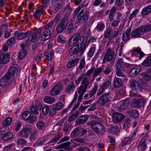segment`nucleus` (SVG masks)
Masks as SVG:
<instances>
[{
    "label": "nucleus",
    "mask_w": 151,
    "mask_h": 151,
    "mask_svg": "<svg viewBox=\"0 0 151 151\" xmlns=\"http://www.w3.org/2000/svg\"><path fill=\"white\" fill-rule=\"evenodd\" d=\"M64 107V105L62 103L58 101L55 104L52 105V109L50 111L51 115H53L56 114V111L60 110Z\"/></svg>",
    "instance_id": "nucleus-6"
},
{
    "label": "nucleus",
    "mask_w": 151,
    "mask_h": 151,
    "mask_svg": "<svg viewBox=\"0 0 151 151\" xmlns=\"http://www.w3.org/2000/svg\"><path fill=\"white\" fill-rule=\"evenodd\" d=\"M70 54V55H73L75 54H78L80 53L79 46L74 45L70 49L69 51Z\"/></svg>",
    "instance_id": "nucleus-19"
},
{
    "label": "nucleus",
    "mask_w": 151,
    "mask_h": 151,
    "mask_svg": "<svg viewBox=\"0 0 151 151\" xmlns=\"http://www.w3.org/2000/svg\"><path fill=\"white\" fill-rule=\"evenodd\" d=\"M141 68L139 66H137L132 68L129 71V74L132 77L136 76L139 72Z\"/></svg>",
    "instance_id": "nucleus-11"
},
{
    "label": "nucleus",
    "mask_w": 151,
    "mask_h": 151,
    "mask_svg": "<svg viewBox=\"0 0 151 151\" xmlns=\"http://www.w3.org/2000/svg\"><path fill=\"white\" fill-rule=\"evenodd\" d=\"M44 124L42 121H40L38 122L37 124V127L39 129H41L44 127Z\"/></svg>",
    "instance_id": "nucleus-63"
},
{
    "label": "nucleus",
    "mask_w": 151,
    "mask_h": 151,
    "mask_svg": "<svg viewBox=\"0 0 151 151\" xmlns=\"http://www.w3.org/2000/svg\"><path fill=\"white\" fill-rule=\"evenodd\" d=\"M75 87V86L73 82H71L66 88V91L68 93H70L73 91Z\"/></svg>",
    "instance_id": "nucleus-35"
},
{
    "label": "nucleus",
    "mask_w": 151,
    "mask_h": 151,
    "mask_svg": "<svg viewBox=\"0 0 151 151\" xmlns=\"http://www.w3.org/2000/svg\"><path fill=\"white\" fill-rule=\"evenodd\" d=\"M144 101L142 98L137 99L135 98L134 99L132 100L131 105L133 107L137 108Z\"/></svg>",
    "instance_id": "nucleus-14"
},
{
    "label": "nucleus",
    "mask_w": 151,
    "mask_h": 151,
    "mask_svg": "<svg viewBox=\"0 0 151 151\" xmlns=\"http://www.w3.org/2000/svg\"><path fill=\"white\" fill-rule=\"evenodd\" d=\"M139 12L138 9H137L134 11L130 15L129 18L131 20Z\"/></svg>",
    "instance_id": "nucleus-62"
},
{
    "label": "nucleus",
    "mask_w": 151,
    "mask_h": 151,
    "mask_svg": "<svg viewBox=\"0 0 151 151\" xmlns=\"http://www.w3.org/2000/svg\"><path fill=\"white\" fill-rule=\"evenodd\" d=\"M151 11V5L143 8L141 12V14L143 16L147 15Z\"/></svg>",
    "instance_id": "nucleus-27"
},
{
    "label": "nucleus",
    "mask_w": 151,
    "mask_h": 151,
    "mask_svg": "<svg viewBox=\"0 0 151 151\" xmlns=\"http://www.w3.org/2000/svg\"><path fill=\"white\" fill-rule=\"evenodd\" d=\"M130 86L133 90L137 91L141 88V86L139 83L136 80L132 81L130 83Z\"/></svg>",
    "instance_id": "nucleus-18"
},
{
    "label": "nucleus",
    "mask_w": 151,
    "mask_h": 151,
    "mask_svg": "<svg viewBox=\"0 0 151 151\" xmlns=\"http://www.w3.org/2000/svg\"><path fill=\"white\" fill-rule=\"evenodd\" d=\"M66 21L67 19H66L63 18L62 19L56 28V30L57 33H60L63 31L67 25Z\"/></svg>",
    "instance_id": "nucleus-8"
},
{
    "label": "nucleus",
    "mask_w": 151,
    "mask_h": 151,
    "mask_svg": "<svg viewBox=\"0 0 151 151\" xmlns=\"http://www.w3.org/2000/svg\"><path fill=\"white\" fill-rule=\"evenodd\" d=\"M57 41L60 43H64L66 41V40L63 35H60L58 37Z\"/></svg>",
    "instance_id": "nucleus-49"
},
{
    "label": "nucleus",
    "mask_w": 151,
    "mask_h": 151,
    "mask_svg": "<svg viewBox=\"0 0 151 151\" xmlns=\"http://www.w3.org/2000/svg\"><path fill=\"white\" fill-rule=\"evenodd\" d=\"M44 38H42L43 40H46L48 39L50 37L51 33L50 31L48 29H46L45 31L43 33Z\"/></svg>",
    "instance_id": "nucleus-31"
},
{
    "label": "nucleus",
    "mask_w": 151,
    "mask_h": 151,
    "mask_svg": "<svg viewBox=\"0 0 151 151\" xmlns=\"http://www.w3.org/2000/svg\"><path fill=\"white\" fill-rule=\"evenodd\" d=\"M30 113H31L29 111H25L22 115V118L25 120H28V119L29 117V115Z\"/></svg>",
    "instance_id": "nucleus-51"
},
{
    "label": "nucleus",
    "mask_w": 151,
    "mask_h": 151,
    "mask_svg": "<svg viewBox=\"0 0 151 151\" xmlns=\"http://www.w3.org/2000/svg\"><path fill=\"white\" fill-rule=\"evenodd\" d=\"M43 9V7L41 6L40 8L35 11L33 14V16L35 18L37 17L40 16L42 14Z\"/></svg>",
    "instance_id": "nucleus-34"
},
{
    "label": "nucleus",
    "mask_w": 151,
    "mask_h": 151,
    "mask_svg": "<svg viewBox=\"0 0 151 151\" xmlns=\"http://www.w3.org/2000/svg\"><path fill=\"white\" fill-rule=\"evenodd\" d=\"M141 75L143 79L146 80L151 79V71L150 70L143 72Z\"/></svg>",
    "instance_id": "nucleus-21"
},
{
    "label": "nucleus",
    "mask_w": 151,
    "mask_h": 151,
    "mask_svg": "<svg viewBox=\"0 0 151 151\" xmlns=\"http://www.w3.org/2000/svg\"><path fill=\"white\" fill-rule=\"evenodd\" d=\"M84 39L83 36H80L79 34L76 33L71 38L72 40V42L70 44L71 46H79L83 42Z\"/></svg>",
    "instance_id": "nucleus-3"
},
{
    "label": "nucleus",
    "mask_w": 151,
    "mask_h": 151,
    "mask_svg": "<svg viewBox=\"0 0 151 151\" xmlns=\"http://www.w3.org/2000/svg\"><path fill=\"white\" fill-rule=\"evenodd\" d=\"M28 119V121L30 123H33L37 119V117L34 116V115L31 113L29 115V117Z\"/></svg>",
    "instance_id": "nucleus-48"
},
{
    "label": "nucleus",
    "mask_w": 151,
    "mask_h": 151,
    "mask_svg": "<svg viewBox=\"0 0 151 151\" xmlns=\"http://www.w3.org/2000/svg\"><path fill=\"white\" fill-rule=\"evenodd\" d=\"M26 141L24 139H20L19 140L18 142V145L22 147L26 145Z\"/></svg>",
    "instance_id": "nucleus-58"
},
{
    "label": "nucleus",
    "mask_w": 151,
    "mask_h": 151,
    "mask_svg": "<svg viewBox=\"0 0 151 151\" xmlns=\"http://www.w3.org/2000/svg\"><path fill=\"white\" fill-rule=\"evenodd\" d=\"M43 101L48 104H52L55 101V99L53 97L47 96L44 98Z\"/></svg>",
    "instance_id": "nucleus-32"
},
{
    "label": "nucleus",
    "mask_w": 151,
    "mask_h": 151,
    "mask_svg": "<svg viewBox=\"0 0 151 151\" xmlns=\"http://www.w3.org/2000/svg\"><path fill=\"white\" fill-rule=\"evenodd\" d=\"M111 32V31L110 29H106L104 33V37L105 38H108L109 37Z\"/></svg>",
    "instance_id": "nucleus-59"
},
{
    "label": "nucleus",
    "mask_w": 151,
    "mask_h": 151,
    "mask_svg": "<svg viewBox=\"0 0 151 151\" xmlns=\"http://www.w3.org/2000/svg\"><path fill=\"white\" fill-rule=\"evenodd\" d=\"M28 35V32L24 33H20L18 31L15 32L14 36L19 40H22L27 37Z\"/></svg>",
    "instance_id": "nucleus-15"
},
{
    "label": "nucleus",
    "mask_w": 151,
    "mask_h": 151,
    "mask_svg": "<svg viewBox=\"0 0 151 151\" xmlns=\"http://www.w3.org/2000/svg\"><path fill=\"white\" fill-rule=\"evenodd\" d=\"M15 130L18 131L19 130L21 127L22 125L19 122H17L15 123Z\"/></svg>",
    "instance_id": "nucleus-61"
},
{
    "label": "nucleus",
    "mask_w": 151,
    "mask_h": 151,
    "mask_svg": "<svg viewBox=\"0 0 151 151\" xmlns=\"http://www.w3.org/2000/svg\"><path fill=\"white\" fill-rule=\"evenodd\" d=\"M116 73L118 76L121 77L124 76L121 70L119 68H116Z\"/></svg>",
    "instance_id": "nucleus-54"
},
{
    "label": "nucleus",
    "mask_w": 151,
    "mask_h": 151,
    "mask_svg": "<svg viewBox=\"0 0 151 151\" xmlns=\"http://www.w3.org/2000/svg\"><path fill=\"white\" fill-rule=\"evenodd\" d=\"M146 142L140 141L138 144V148L142 151H144L147 147Z\"/></svg>",
    "instance_id": "nucleus-40"
},
{
    "label": "nucleus",
    "mask_w": 151,
    "mask_h": 151,
    "mask_svg": "<svg viewBox=\"0 0 151 151\" xmlns=\"http://www.w3.org/2000/svg\"><path fill=\"white\" fill-rule=\"evenodd\" d=\"M10 81V79L8 78L7 77L5 76L0 80V86H4L6 85L8 81Z\"/></svg>",
    "instance_id": "nucleus-29"
},
{
    "label": "nucleus",
    "mask_w": 151,
    "mask_h": 151,
    "mask_svg": "<svg viewBox=\"0 0 151 151\" xmlns=\"http://www.w3.org/2000/svg\"><path fill=\"white\" fill-rule=\"evenodd\" d=\"M85 63V59L83 58L81 59L80 62L78 66V68L79 69L81 70L84 67Z\"/></svg>",
    "instance_id": "nucleus-52"
},
{
    "label": "nucleus",
    "mask_w": 151,
    "mask_h": 151,
    "mask_svg": "<svg viewBox=\"0 0 151 151\" xmlns=\"http://www.w3.org/2000/svg\"><path fill=\"white\" fill-rule=\"evenodd\" d=\"M119 129L118 127L116 126L115 127H111L109 130V132L113 134H116L119 132Z\"/></svg>",
    "instance_id": "nucleus-38"
},
{
    "label": "nucleus",
    "mask_w": 151,
    "mask_h": 151,
    "mask_svg": "<svg viewBox=\"0 0 151 151\" xmlns=\"http://www.w3.org/2000/svg\"><path fill=\"white\" fill-rule=\"evenodd\" d=\"M62 90L61 86L57 84L53 86L50 91V95L52 96H55L58 95Z\"/></svg>",
    "instance_id": "nucleus-7"
},
{
    "label": "nucleus",
    "mask_w": 151,
    "mask_h": 151,
    "mask_svg": "<svg viewBox=\"0 0 151 151\" xmlns=\"http://www.w3.org/2000/svg\"><path fill=\"white\" fill-rule=\"evenodd\" d=\"M10 58V55L7 53L0 55V63H6L9 61Z\"/></svg>",
    "instance_id": "nucleus-13"
},
{
    "label": "nucleus",
    "mask_w": 151,
    "mask_h": 151,
    "mask_svg": "<svg viewBox=\"0 0 151 151\" xmlns=\"http://www.w3.org/2000/svg\"><path fill=\"white\" fill-rule=\"evenodd\" d=\"M122 84L121 79L115 77L114 79V86L116 88L122 86Z\"/></svg>",
    "instance_id": "nucleus-24"
},
{
    "label": "nucleus",
    "mask_w": 151,
    "mask_h": 151,
    "mask_svg": "<svg viewBox=\"0 0 151 151\" xmlns=\"http://www.w3.org/2000/svg\"><path fill=\"white\" fill-rule=\"evenodd\" d=\"M88 19V17L87 14H84L81 17H78V22L81 24H83L85 23Z\"/></svg>",
    "instance_id": "nucleus-28"
},
{
    "label": "nucleus",
    "mask_w": 151,
    "mask_h": 151,
    "mask_svg": "<svg viewBox=\"0 0 151 151\" xmlns=\"http://www.w3.org/2000/svg\"><path fill=\"white\" fill-rule=\"evenodd\" d=\"M86 43L85 42L83 43L79 49L80 54H82L83 53L86 49Z\"/></svg>",
    "instance_id": "nucleus-56"
},
{
    "label": "nucleus",
    "mask_w": 151,
    "mask_h": 151,
    "mask_svg": "<svg viewBox=\"0 0 151 151\" xmlns=\"http://www.w3.org/2000/svg\"><path fill=\"white\" fill-rule=\"evenodd\" d=\"M131 123V120L129 119H127L125 120V122L123 125V128L129 127L128 126Z\"/></svg>",
    "instance_id": "nucleus-57"
},
{
    "label": "nucleus",
    "mask_w": 151,
    "mask_h": 151,
    "mask_svg": "<svg viewBox=\"0 0 151 151\" xmlns=\"http://www.w3.org/2000/svg\"><path fill=\"white\" fill-rule=\"evenodd\" d=\"M12 121V119L9 117L5 119L3 122V125L4 126H7L11 124Z\"/></svg>",
    "instance_id": "nucleus-39"
},
{
    "label": "nucleus",
    "mask_w": 151,
    "mask_h": 151,
    "mask_svg": "<svg viewBox=\"0 0 151 151\" xmlns=\"http://www.w3.org/2000/svg\"><path fill=\"white\" fill-rule=\"evenodd\" d=\"M133 55L137 56L140 59L144 56L143 53L139 49H136L133 52Z\"/></svg>",
    "instance_id": "nucleus-26"
},
{
    "label": "nucleus",
    "mask_w": 151,
    "mask_h": 151,
    "mask_svg": "<svg viewBox=\"0 0 151 151\" xmlns=\"http://www.w3.org/2000/svg\"><path fill=\"white\" fill-rule=\"evenodd\" d=\"M97 102L102 106L109 104L110 103V94L108 93H104L98 99Z\"/></svg>",
    "instance_id": "nucleus-4"
},
{
    "label": "nucleus",
    "mask_w": 151,
    "mask_h": 151,
    "mask_svg": "<svg viewBox=\"0 0 151 151\" xmlns=\"http://www.w3.org/2000/svg\"><path fill=\"white\" fill-rule=\"evenodd\" d=\"M17 69L14 67H12L9 68L8 73L6 74V77H7L9 78L10 79L11 81L12 80L13 78V76L16 73Z\"/></svg>",
    "instance_id": "nucleus-10"
},
{
    "label": "nucleus",
    "mask_w": 151,
    "mask_h": 151,
    "mask_svg": "<svg viewBox=\"0 0 151 151\" xmlns=\"http://www.w3.org/2000/svg\"><path fill=\"white\" fill-rule=\"evenodd\" d=\"M8 131H6V133L2 135L1 137L2 139L4 141H7L10 139L12 137V135L11 133L9 132V130Z\"/></svg>",
    "instance_id": "nucleus-22"
},
{
    "label": "nucleus",
    "mask_w": 151,
    "mask_h": 151,
    "mask_svg": "<svg viewBox=\"0 0 151 151\" xmlns=\"http://www.w3.org/2000/svg\"><path fill=\"white\" fill-rule=\"evenodd\" d=\"M78 58H75L68 62L67 64V66L68 68H70L75 65L78 63Z\"/></svg>",
    "instance_id": "nucleus-36"
},
{
    "label": "nucleus",
    "mask_w": 151,
    "mask_h": 151,
    "mask_svg": "<svg viewBox=\"0 0 151 151\" xmlns=\"http://www.w3.org/2000/svg\"><path fill=\"white\" fill-rule=\"evenodd\" d=\"M30 110L34 114H35L37 115L38 114V112L34 106H32L30 107Z\"/></svg>",
    "instance_id": "nucleus-64"
},
{
    "label": "nucleus",
    "mask_w": 151,
    "mask_h": 151,
    "mask_svg": "<svg viewBox=\"0 0 151 151\" xmlns=\"http://www.w3.org/2000/svg\"><path fill=\"white\" fill-rule=\"evenodd\" d=\"M26 51L25 50H21L18 53L19 58L20 59H23L26 55Z\"/></svg>",
    "instance_id": "nucleus-50"
},
{
    "label": "nucleus",
    "mask_w": 151,
    "mask_h": 151,
    "mask_svg": "<svg viewBox=\"0 0 151 151\" xmlns=\"http://www.w3.org/2000/svg\"><path fill=\"white\" fill-rule=\"evenodd\" d=\"M114 55V52L113 49L109 48L103 59L102 63H105L107 61H110L113 58Z\"/></svg>",
    "instance_id": "nucleus-5"
},
{
    "label": "nucleus",
    "mask_w": 151,
    "mask_h": 151,
    "mask_svg": "<svg viewBox=\"0 0 151 151\" xmlns=\"http://www.w3.org/2000/svg\"><path fill=\"white\" fill-rule=\"evenodd\" d=\"M143 34V32L140 27L132 31L131 34V37L132 38L138 37Z\"/></svg>",
    "instance_id": "nucleus-9"
},
{
    "label": "nucleus",
    "mask_w": 151,
    "mask_h": 151,
    "mask_svg": "<svg viewBox=\"0 0 151 151\" xmlns=\"http://www.w3.org/2000/svg\"><path fill=\"white\" fill-rule=\"evenodd\" d=\"M104 24L103 23H100L98 24L96 28L98 30L100 31L102 30L104 28Z\"/></svg>",
    "instance_id": "nucleus-60"
},
{
    "label": "nucleus",
    "mask_w": 151,
    "mask_h": 151,
    "mask_svg": "<svg viewBox=\"0 0 151 151\" xmlns=\"http://www.w3.org/2000/svg\"><path fill=\"white\" fill-rule=\"evenodd\" d=\"M95 50V47H91L88 51V56L89 57H91L93 54V52Z\"/></svg>",
    "instance_id": "nucleus-55"
},
{
    "label": "nucleus",
    "mask_w": 151,
    "mask_h": 151,
    "mask_svg": "<svg viewBox=\"0 0 151 151\" xmlns=\"http://www.w3.org/2000/svg\"><path fill=\"white\" fill-rule=\"evenodd\" d=\"M37 132L35 131H32L30 136V139L31 141H33L37 137Z\"/></svg>",
    "instance_id": "nucleus-47"
},
{
    "label": "nucleus",
    "mask_w": 151,
    "mask_h": 151,
    "mask_svg": "<svg viewBox=\"0 0 151 151\" xmlns=\"http://www.w3.org/2000/svg\"><path fill=\"white\" fill-rule=\"evenodd\" d=\"M142 64L145 67L151 66V55L146 58L142 62Z\"/></svg>",
    "instance_id": "nucleus-23"
},
{
    "label": "nucleus",
    "mask_w": 151,
    "mask_h": 151,
    "mask_svg": "<svg viewBox=\"0 0 151 151\" xmlns=\"http://www.w3.org/2000/svg\"><path fill=\"white\" fill-rule=\"evenodd\" d=\"M41 29L40 28L37 32H34L32 35L30 39V40L31 42H34L38 40L41 36L40 32H41Z\"/></svg>",
    "instance_id": "nucleus-16"
},
{
    "label": "nucleus",
    "mask_w": 151,
    "mask_h": 151,
    "mask_svg": "<svg viewBox=\"0 0 151 151\" xmlns=\"http://www.w3.org/2000/svg\"><path fill=\"white\" fill-rule=\"evenodd\" d=\"M103 70V69L101 67L96 68L94 71L93 76L96 77Z\"/></svg>",
    "instance_id": "nucleus-41"
},
{
    "label": "nucleus",
    "mask_w": 151,
    "mask_h": 151,
    "mask_svg": "<svg viewBox=\"0 0 151 151\" xmlns=\"http://www.w3.org/2000/svg\"><path fill=\"white\" fill-rule=\"evenodd\" d=\"M131 30V29L129 28L123 34V40L125 42L127 41L130 39L129 35Z\"/></svg>",
    "instance_id": "nucleus-20"
},
{
    "label": "nucleus",
    "mask_w": 151,
    "mask_h": 151,
    "mask_svg": "<svg viewBox=\"0 0 151 151\" xmlns=\"http://www.w3.org/2000/svg\"><path fill=\"white\" fill-rule=\"evenodd\" d=\"M116 65V68H120L121 69H124L127 66L126 63L123 62L122 60H119L117 61Z\"/></svg>",
    "instance_id": "nucleus-30"
},
{
    "label": "nucleus",
    "mask_w": 151,
    "mask_h": 151,
    "mask_svg": "<svg viewBox=\"0 0 151 151\" xmlns=\"http://www.w3.org/2000/svg\"><path fill=\"white\" fill-rule=\"evenodd\" d=\"M116 11V9L115 7H113L111 9L109 15V17L110 21L112 20L114 16V14Z\"/></svg>",
    "instance_id": "nucleus-44"
},
{
    "label": "nucleus",
    "mask_w": 151,
    "mask_h": 151,
    "mask_svg": "<svg viewBox=\"0 0 151 151\" xmlns=\"http://www.w3.org/2000/svg\"><path fill=\"white\" fill-rule=\"evenodd\" d=\"M88 118L87 116H80L76 120L77 123L79 124H82L84 123L87 120Z\"/></svg>",
    "instance_id": "nucleus-33"
},
{
    "label": "nucleus",
    "mask_w": 151,
    "mask_h": 151,
    "mask_svg": "<svg viewBox=\"0 0 151 151\" xmlns=\"http://www.w3.org/2000/svg\"><path fill=\"white\" fill-rule=\"evenodd\" d=\"M54 52L52 51H48L45 52V55L47 57L49 61H51L52 60V56L53 55Z\"/></svg>",
    "instance_id": "nucleus-43"
},
{
    "label": "nucleus",
    "mask_w": 151,
    "mask_h": 151,
    "mask_svg": "<svg viewBox=\"0 0 151 151\" xmlns=\"http://www.w3.org/2000/svg\"><path fill=\"white\" fill-rule=\"evenodd\" d=\"M111 85V82L109 81H107L104 82L102 86L105 89L110 86Z\"/></svg>",
    "instance_id": "nucleus-53"
},
{
    "label": "nucleus",
    "mask_w": 151,
    "mask_h": 151,
    "mask_svg": "<svg viewBox=\"0 0 151 151\" xmlns=\"http://www.w3.org/2000/svg\"><path fill=\"white\" fill-rule=\"evenodd\" d=\"M122 15L120 13L118 14L116 18L117 20H114L111 23V26L114 27H116L118 25L122 19Z\"/></svg>",
    "instance_id": "nucleus-17"
},
{
    "label": "nucleus",
    "mask_w": 151,
    "mask_h": 151,
    "mask_svg": "<svg viewBox=\"0 0 151 151\" xmlns=\"http://www.w3.org/2000/svg\"><path fill=\"white\" fill-rule=\"evenodd\" d=\"M129 101L128 100H125L122 103L120 108V110L122 111L124 109L127 107L129 104Z\"/></svg>",
    "instance_id": "nucleus-46"
},
{
    "label": "nucleus",
    "mask_w": 151,
    "mask_h": 151,
    "mask_svg": "<svg viewBox=\"0 0 151 151\" xmlns=\"http://www.w3.org/2000/svg\"><path fill=\"white\" fill-rule=\"evenodd\" d=\"M88 124L91 125L93 130L97 134L104 133V126L99 122L91 121L88 122Z\"/></svg>",
    "instance_id": "nucleus-1"
},
{
    "label": "nucleus",
    "mask_w": 151,
    "mask_h": 151,
    "mask_svg": "<svg viewBox=\"0 0 151 151\" xmlns=\"http://www.w3.org/2000/svg\"><path fill=\"white\" fill-rule=\"evenodd\" d=\"M81 129H74L72 132L71 134V136L73 137H76L77 136L80 137L81 134H79V131H82Z\"/></svg>",
    "instance_id": "nucleus-37"
},
{
    "label": "nucleus",
    "mask_w": 151,
    "mask_h": 151,
    "mask_svg": "<svg viewBox=\"0 0 151 151\" xmlns=\"http://www.w3.org/2000/svg\"><path fill=\"white\" fill-rule=\"evenodd\" d=\"M89 84V82L88 78L87 77L84 78L82 81V84L78 88V93L81 94V96H83L86 92Z\"/></svg>",
    "instance_id": "nucleus-2"
},
{
    "label": "nucleus",
    "mask_w": 151,
    "mask_h": 151,
    "mask_svg": "<svg viewBox=\"0 0 151 151\" xmlns=\"http://www.w3.org/2000/svg\"><path fill=\"white\" fill-rule=\"evenodd\" d=\"M98 88V86L96 84H95L93 88L89 92V96L91 97L93 96L96 93Z\"/></svg>",
    "instance_id": "nucleus-42"
},
{
    "label": "nucleus",
    "mask_w": 151,
    "mask_h": 151,
    "mask_svg": "<svg viewBox=\"0 0 151 151\" xmlns=\"http://www.w3.org/2000/svg\"><path fill=\"white\" fill-rule=\"evenodd\" d=\"M141 27L143 32V34L145 32H148L151 30V25H145L141 26Z\"/></svg>",
    "instance_id": "nucleus-45"
},
{
    "label": "nucleus",
    "mask_w": 151,
    "mask_h": 151,
    "mask_svg": "<svg viewBox=\"0 0 151 151\" xmlns=\"http://www.w3.org/2000/svg\"><path fill=\"white\" fill-rule=\"evenodd\" d=\"M124 118V115L119 113H114L113 114L112 116L113 120L115 122L121 121Z\"/></svg>",
    "instance_id": "nucleus-12"
},
{
    "label": "nucleus",
    "mask_w": 151,
    "mask_h": 151,
    "mask_svg": "<svg viewBox=\"0 0 151 151\" xmlns=\"http://www.w3.org/2000/svg\"><path fill=\"white\" fill-rule=\"evenodd\" d=\"M30 129L28 128H25L22 130L20 132V135L21 136L24 137H27L28 136L30 133Z\"/></svg>",
    "instance_id": "nucleus-25"
}]
</instances>
